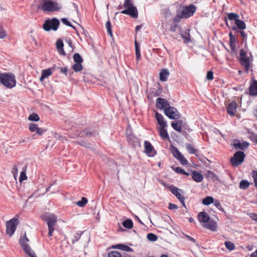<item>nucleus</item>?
Masks as SVG:
<instances>
[{"instance_id": "423d86ee", "label": "nucleus", "mask_w": 257, "mask_h": 257, "mask_svg": "<svg viewBox=\"0 0 257 257\" xmlns=\"http://www.w3.org/2000/svg\"><path fill=\"white\" fill-rule=\"evenodd\" d=\"M45 219L47 221L49 228L48 235L51 236L53 235V232L54 230V226L57 222V217L54 214L49 213L46 214Z\"/></svg>"}, {"instance_id": "5701e85b", "label": "nucleus", "mask_w": 257, "mask_h": 257, "mask_svg": "<svg viewBox=\"0 0 257 257\" xmlns=\"http://www.w3.org/2000/svg\"><path fill=\"white\" fill-rule=\"evenodd\" d=\"M52 74V69L48 68L43 70L41 72V76L40 78V81L43 82V80L48 78Z\"/></svg>"}, {"instance_id": "8fccbe9b", "label": "nucleus", "mask_w": 257, "mask_h": 257, "mask_svg": "<svg viewBox=\"0 0 257 257\" xmlns=\"http://www.w3.org/2000/svg\"><path fill=\"white\" fill-rule=\"evenodd\" d=\"M213 203H214V205L219 210H220V211H221L222 212H224V210L223 208L221 206V204H220V202L218 200H215V201H214V202Z\"/></svg>"}, {"instance_id": "b1692460", "label": "nucleus", "mask_w": 257, "mask_h": 257, "mask_svg": "<svg viewBox=\"0 0 257 257\" xmlns=\"http://www.w3.org/2000/svg\"><path fill=\"white\" fill-rule=\"evenodd\" d=\"M240 63L242 66L244 67L246 72H248L250 67V60L247 56L244 58L240 59Z\"/></svg>"}, {"instance_id": "3c124183", "label": "nucleus", "mask_w": 257, "mask_h": 257, "mask_svg": "<svg viewBox=\"0 0 257 257\" xmlns=\"http://www.w3.org/2000/svg\"><path fill=\"white\" fill-rule=\"evenodd\" d=\"M236 33L240 34L241 36L243 38V42L246 41V39H247V35L244 31H243L242 30H237L236 31Z\"/></svg>"}, {"instance_id": "a878e982", "label": "nucleus", "mask_w": 257, "mask_h": 257, "mask_svg": "<svg viewBox=\"0 0 257 257\" xmlns=\"http://www.w3.org/2000/svg\"><path fill=\"white\" fill-rule=\"evenodd\" d=\"M165 127H166L160 126V128L159 130V135L162 139L169 140V136L167 130L165 129Z\"/></svg>"}, {"instance_id": "a18cd8bd", "label": "nucleus", "mask_w": 257, "mask_h": 257, "mask_svg": "<svg viewBox=\"0 0 257 257\" xmlns=\"http://www.w3.org/2000/svg\"><path fill=\"white\" fill-rule=\"evenodd\" d=\"M190 36L188 30L185 32L184 34L182 35V38L185 40L186 43L190 41Z\"/></svg>"}, {"instance_id": "c03bdc74", "label": "nucleus", "mask_w": 257, "mask_h": 257, "mask_svg": "<svg viewBox=\"0 0 257 257\" xmlns=\"http://www.w3.org/2000/svg\"><path fill=\"white\" fill-rule=\"evenodd\" d=\"M95 134V133H94L93 132H90L88 129H85L82 132L83 136L87 137L93 136Z\"/></svg>"}, {"instance_id": "cd10ccee", "label": "nucleus", "mask_w": 257, "mask_h": 257, "mask_svg": "<svg viewBox=\"0 0 257 257\" xmlns=\"http://www.w3.org/2000/svg\"><path fill=\"white\" fill-rule=\"evenodd\" d=\"M249 144L246 142L243 143L237 142L234 143L233 146L236 149H240L244 150V149L247 148Z\"/></svg>"}, {"instance_id": "c756f323", "label": "nucleus", "mask_w": 257, "mask_h": 257, "mask_svg": "<svg viewBox=\"0 0 257 257\" xmlns=\"http://www.w3.org/2000/svg\"><path fill=\"white\" fill-rule=\"evenodd\" d=\"M114 247L126 252H132L133 250L131 247L122 244H117Z\"/></svg>"}, {"instance_id": "58836bf2", "label": "nucleus", "mask_w": 257, "mask_h": 257, "mask_svg": "<svg viewBox=\"0 0 257 257\" xmlns=\"http://www.w3.org/2000/svg\"><path fill=\"white\" fill-rule=\"evenodd\" d=\"M228 19L231 21H235L236 22V20L239 18V16L237 14L230 13L227 15Z\"/></svg>"}, {"instance_id": "ddd939ff", "label": "nucleus", "mask_w": 257, "mask_h": 257, "mask_svg": "<svg viewBox=\"0 0 257 257\" xmlns=\"http://www.w3.org/2000/svg\"><path fill=\"white\" fill-rule=\"evenodd\" d=\"M237 106V103L234 101L229 103L226 107V111L227 113L231 116H234L236 111Z\"/></svg>"}, {"instance_id": "5fc2aeb1", "label": "nucleus", "mask_w": 257, "mask_h": 257, "mask_svg": "<svg viewBox=\"0 0 257 257\" xmlns=\"http://www.w3.org/2000/svg\"><path fill=\"white\" fill-rule=\"evenodd\" d=\"M27 178V177L26 176V173L24 172H22L21 173L19 181L20 182H22L23 181H24L26 180Z\"/></svg>"}, {"instance_id": "473e14b6", "label": "nucleus", "mask_w": 257, "mask_h": 257, "mask_svg": "<svg viewBox=\"0 0 257 257\" xmlns=\"http://www.w3.org/2000/svg\"><path fill=\"white\" fill-rule=\"evenodd\" d=\"M206 227L213 231H215L217 230V223L215 222H214V221H212V222H209L207 225H206Z\"/></svg>"}, {"instance_id": "393cba45", "label": "nucleus", "mask_w": 257, "mask_h": 257, "mask_svg": "<svg viewBox=\"0 0 257 257\" xmlns=\"http://www.w3.org/2000/svg\"><path fill=\"white\" fill-rule=\"evenodd\" d=\"M63 43L62 41L60 39H59L56 42V48L59 53L61 55H65V51L63 49Z\"/></svg>"}, {"instance_id": "13d9d810", "label": "nucleus", "mask_w": 257, "mask_h": 257, "mask_svg": "<svg viewBox=\"0 0 257 257\" xmlns=\"http://www.w3.org/2000/svg\"><path fill=\"white\" fill-rule=\"evenodd\" d=\"M173 170L178 174H182L183 173H184V170L182 169L180 167H176L173 168Z\"/></svg>"}, {"instance_id": "bb28decb", "label": "nucleus", "mask_w": 257, "mask_h": 257, "mask_svg": "<svg viewBox=\"0 0 257 257\" xmlns=\"http://www.w3.org/2000/svg\"><path fill=\"white\" fill-rule=\"evenodd\" d=\"M170 73L167 69H163L160 72V80L162 81L167 80Z\"/></svg>"}, {"instance_id": "09e8293b", "label": "nucleus", "mask_w": 257, "mask_h": 257, "mask_svg": "<svg viewBox=\"0 0 257 257\" xmlns=\"http://www.w3.org/2000/svg\"><path fill=\"white\" fill-rule=\"evenodd\" d=\"M38 125L34 123H30L29 124V129L31 132H35L38 128Z\"/></svg>"}, {"instance_id": "4c0bfd02", "label": "nucleus", "mask_w": 257, "mask_h": 257, "mask_svg": "<svg viewBox=\"0 0 257 257\" xmlns=\"http://www.w3.org/2000/svg\"><path fill=\"white\" fill-rule=\"evenodd\" d=\"M205 176L207 178L213 180L217 179L216 175L211 171H207L206 174H205Z\"/></svg>"}, {"instance_id": "774afa93", "label": "nucleus", "mask_w": 257, "mask_h": 257, "mask_svg": "<svg viewBox=\"0 0 257 257\" xmlns=\"http://www.w3.org/2000/svg\"><path fill=\"white\" fill-rule=\"evenodd\" d=\"M6 36V32L3 29H0V38L3 39Z\"/></svg>"}, {"instance_id": "9b49d317", "label": "nucleus", "mask_w": 257, "mask_h": 257, "mask_svg": "<svg viewBox=\"0 0 257 257\" xmlns=\"http://www.w3.org/2000/svg\"><path fill=\"white\" fill-rule=\"evenodd\" d=\"M169 189L170 191L177 197V198L181 202L184 206H185L184 202V197L180 193L181 191L176 187L171 185L170 186Z\"/></svg>"}, {"instance_id": "2f4dec72", "label": "nucleus", "mask_w": 257, "mask_h": 257, "mask_svg": "<svg viewBox=\"0 0 257 257\" xmlns=\"http://www.w3.org/2000/svg\"><path fill=\"white\" fill-rule=\"evenodd\" d=\"M171 152L173 156L177 159L179 158L180 156L182 155V154L178 150V149L176 147L174 146L171 147Z\"/></svg>"}, {"instance_id": "680f3d73", "label": "nucleus", "mask_w": 257, "mask_h": 257, "mask_svg": "<svg viewBox=\"0 0 257 257\" xmlns=\"http://www.w3.org/2000/svg\"><path fill=\"white\" fill-rule=\"evenodd\" d=\"M18 171L17 167L16 166H14L12 172L14 175V177L16 180L17 179V176L18 174Z\"/></svg>"}, {"instance_id": "39448f33", "label": "nucleus", "mask_w": 257, "mask_h": 257, "mask_svg": "<svg viewBox=\"0 0 257 257\" xmlns=\"http://www.w3.org/2000/svg\"><path fill=\"white\" fill-rule=\"evenodd\" d=\"M59 21L56 18L47 19L45 21L43 25V28L45 31H50L51 30L56 31L59 25Z\"/></svg>"}, {"instance_id": "4d7b16f0", "label": "nucleus", "mask_w": 257, "mask_h": 257, "mask_svg": "<svg viewBox=\"0 0 257 257\" xmlns=\"http://www.w3.org/2000/svg\"><path fill=\"white\" fill-rule=\"evenodd\" d=\"M178 26L177 24L173 23V24H172L170 26V31L173 32H175L176 31Z\"/></svg>"}, {"instance_id": "e2e57ef3", "label": "nucleus", "mask_w": 257, "mask_h": 257, "mask_svg": "<svg viewBox=\"0 0 257 257\" xmlns=\"http://www.w3.org/2000/svg\"><path fill=\"white\" fill-rule=\"evenodd\" d=\"M35 132H36L37 134H38L39 136H42L45 132V131L44 130L38 127Z\"/></svg>"}, {"instance_id": "412c9836", "label": "nucleus", "mask_w": 257, "mask_h": 257, "mask_svg": "<svg viewBox=\"0 0 257 257\" xmlns=\"http://www.w3.org/2000/svg\"><path fill=\"white\" fill-rule=\"evenodd\" d=\"M198 218L200 222L207 223L208 222L210 217L205 212H201L198 213Z\"/></svg>"}, {"instance_id": "4be33fe9", "label": "nucleus", "mask_w": 257, "mask_h": 257, "mask_svg": "<svg viewBox=\"0 0 257 257\" xmlns=\"http://www.w3.org/2000/svg\"><path fill=\"white\" fill-rule=\"evenodd\" d=\"M183 124L182 120H178L176 121H172L171 123L172 127L176 131L179 133H181L182 131V125Z\"/></svg>"}, {"instance_id": "864d4df0", "label": "nucleus", "mask_w": 257, "mask_h": 257, "mask_svg": "<svg viewBox=\"0 0 257 257\" xmlns=\"http://www.w3.org/2000/svg\"><path fill=\"white\" fill-rule=\"evenodd\" d=\"M213 73L212 71H209L207 73L206 79L208 80H212L213 79Z\"/></svg>"}, {"instance_id": "0eeeda50", "label": "nucleus", "mask_w": 257, "mask_h": 257, "mask_svg": "<svg viewBox=\"0 0 257 257\" xmlns=\"http://www.w3.org/2000/svg\"><path fill=\"white\" fill-rule=\"evenodd\" d=\"M19 223V221L17 217H14L11 220L7 221V234L10 236H12L14 234Z\"/></svg>"}, {"instance_id": "a211bd4d", "label": "nucleus", "mask_w": 257, "mask_h": 257, "mask_svg": "<svg viewBox=\"0 0 257 257\" xmlns=\"http://www.w3.org/2000/svg\"><path fill=\"white\" fill-rule=\"evenodd\" d=\"M235 23L236 27H232V29L233 30L236 31H237V29L241 30H243L246 29V25L243 21L240 20L238 19Z\"/></svg>"}, {"instance_id": "72a5a7b5", "label": "nucleus", "mask_w": 257, "mask_h": 257, "mask_svg": "<svg viewBox=\"0 0 257 257\" xmlns=\"http://www.w3.org/2000/svg\"><path fill=\"white\" fill-rule=\"evenodd\" d=\"M214 202V199L212 197L207 196L202 200V203L205 205H209Z\"/></svg>"}, {"instance_id": "c85d7f7f", "label": "nucleus", "mask_w": 257, "mask_h": 257, "mask_svg": "<svg viewBox=\"0 0 257 257\" xmlns=\"http://www.w3.org/2000/svg\"><path fill=\"white\" fill-rule=\"evenodd\" d=\"M185 146L186 150L189 153L197 155L198 150L194 148L191 144L187 143Z\"/></svg>"}, {"instance_id": "de8ad7c7", "label": "nucleus", "mask_w": 257, "mask_h": 257, "mask_svg": "<svg viewBox=\"0 0 257 257\" xmlns=\"http://www.w3.org/2000/svg\"><path fill=\"white\" fill-rule=\"evenodd\" d=\"M177 160L180 162V163L182 165L185 166L188 164V161L182 155L180 156L179 158L177 159Z\"/></svg>"}, {"instance_id": "0e129e2a", "label": "nucleus", "mask_w": 257, "mask_h": 257, "mask_svg": "<svg viewBox=\"0 0 257 257\" xmlns=\"http://www.w3.org/2000/svg\"><path fill=\"white\" fill-rule=\"evenodd\" d=\"M88 202L87 199L85 197H81V207L84 206Z\"/></svg>"}, {"instance_id": "c9c22d12", "label": "nucleus", "mask_w": 257, "mask_h": 257, "mask_svg": "<svg viewBox=\"0 0 257 257\" xmlns=\"http://www.w3.org/2000/svg\"><path fill=\"white\" fill-rule=\"evenodd\" d=\"M135 51H136V57L138 60H139L141 58V52L140 50V47L137 42L135 41Z\"/></svg>"}, {"instance_id": "f704fd0d", "label": "nucleus", "mask_w": 257, "mask_h": 257, "mask_svg": "<svg viewBox=\"0 0 257 257\" xmlns=\"http://www.w3.org/2000/svg\"><path fill=\"white\" fill-rule=\"evenodd\" d=\"M249 183L246 180H242L239 183V187L240 189L245 190L249 187Z\"/></svg>"}, {"instance_id": "052dcab7", "label": "nucleus", "mask_w": 257, "mask_h": 257, "mask_svg": "<svg viewBox=\"0 0 257 257\" xmlns=\"http://www.w3.org/2000/svg\"><path fill=\"white\" fill-rule=\"evenodd\" d=\"M249 216L253 220L257 222V214L255 213H250L248 214Z\"/></svg>"}, {"instance_id": "69168bd1", "label": "nucleus", "mask_w": 257, "mask_h": 257, "mask_svg": "<svg viewBox=\"0 0 257 257\" xmlns=\"http://www.w3.org/2000/svg\"><path fill=\"white\" fill-rule=\"evenodd\" d=\"M168 208L170 210H173V209H178V207L177 205L170 203L169 204Z\"/></svg>"}, {"instance_id": "37998d69", "label": "nucleus", "mask_w": 257, "mask_h": 257, "mask_svg": "<svg viewBox=\"0 0 257 257\" xmlns=\"http://www.w3.org/2000/svg\"><path fill=\"white\" fill-rule=\"evenodd\" d=\"M105 27L107 31L108 34L111 36H112V32L111 29V24L109 20H108L105 24Z\"/></svg>"}, {"instance_id": "6e6d98bb", "label": "nucleus", "mask_w": 257, "mask_h": 257, "mask_svg": "<svg viewBox=\"0 0 257 257\" xmlns=\"http://www.w3.org/2000/svg\"><path fill=\"white\" fill-rule=\"evenodd\" d=\"M239 55H240V59L244 58L245 57H247L246 52L243 49H241V50H240Z\"/></svg>"}, {"instance_id": "4468645a", "label": "nucleus", "mask_w": 257, "mask_h": 257, "mask_svg": "<svg viewBox=\"0 0 257 257\" xmlns=\"http://www.w3.org/2000/svg\"><path fill=\"white\" fill-rule=\"evenodd\" d=\"M144 147L145 148V152L149 156H154L155 155V151L154 147L150 142L149 141H145Z\"/></svg>"}, {"instance_id": "ea45409f", "label": "nucleus", "mask_w": 257, "mask_h": 257, "mask_svg": "<svg viewBox=\"0 0 257 257\" xmlns=\"http://www.w3.org/2000/svg\"><path fill=\"white\" fill-rule=\"evenodd\" d=\"M182 19H184L182 14L179 13H177L176 16L173 19V23L177 24V23H179L180 20Z\"/></svg>"}, {"instance_id": "6e6552de", "label": "nucleus", "mask_w": 257, "mask_h": 257, "mask_svg": "<svg viewBox=\"0 0 257 257\" xmlns=\"http://www.w3.org/2000/svg\"><path fill=\"white\" fill-rule=\"evenodd\" d=\"M245 154L243 152H236L233 156L231 158L230 163L233 167L238 166L243 162Z\"/></svg>"}, {"instance_id": "1a4fd4ad", "label": "nucleus", "mask_w": 257, "mask_h": 257, "mask_svg": "<svg viewBox=\"0 0 257 257\" xmlns=\"http://www.w3.org/2000/svg\"><path fill=\"white\" fill-rule=\"evenodd\" d=\"M196 9L197 8L195 5L190 4L188 6H183L180 13L184 19H187L193 16Z\"/></svg>"}, {"instance_id": "a19ab883", "label": "nucleus", "mask_w": 257, "mask_h": 257, "mask_svg": "<svg viewBox=\"0 0 257 257\" xmlns=\"http://www.w3.org/2000/svg\"><path fill=\"white\" fill-rule=\"evenodd\" d=\"M147 238L149 241H155L158 239L157 236L156 234L152 233H148L147 234Z\"/></svg>"}, {"instance_id": "9d476101", "label": "nucleus", "mask_w": 257, "mask_h": 257, "mask_svg": "<svg viewBox=\"0 0 257 257\" xmlns=\"http://www.w3.org/2000/svg\"><path fill=\"white\" fill-rule=\"evenodd\" d=\"M164 113L170 119H178L181 117V114L177 109L172 106L165 109Z\"/></svg>"}, {"instance_id": "e433bc0d", "label": "nucleus", "mask_w": 257, "mask_h": 257, "mask_svg": "<svg viewBox=\"0 0 257 257\" xmlns=\"http://www.w3.org/2000/svg\"><path fill=\"white\" fill-rule=\"evenodd\" d=\"M28 119L30 121H38L40 120V117L37 113H33L29 116Z\"/></svg>"}, {"instance_id": "6ab92c4d", "label": "nucleus", "mask_w": 257, "mask_h": 257, "mask_svg": "<svg viewBox=\"0 0 257 257\" xmlns=\"http://www.w3.org/2000/svg\"><path fill=\"white\" fill-rule=\"evenodd\" d=\"M192 177L194 181L199 183L203 180V176L199 172L196 171H192Z\"/></svg>"}, {"instance_id": "dca6fc26", "label": "nucleus", "mask_w": 257, "mask_h": 257, "mask_svg": "<svg viewBox=\"0 0 257 257\" xmlns=\"http://www.w3.org/2000/svg\"><path fill=\"white\" fill-rule=\"evenodd\" d=\"M230 47L232 52H235L236 50V43L237 39L235 36L233 35L231 32L229 34Z\"/></svg>"}, {"instance_id": "20e7f679", "label": "nucleus", "mask_w": 257, "mask_h": 257, "mask_svg": "<svg viewBox=\"0 0 257 257\" xmlns=\"http://www.w3.org/2000/svg\"><path fill=\"white\" fill-rule=\"evenodd\" d=\"M29 241V239L27 237L26 233H24L23 236L20 238L19 240L21 247L23 248L25 253L28 254L29 257H37L35 252L29 245L28 243Z\"/></svg>"}, {"instance_id": "f3484780", "label": "nucleus", "mask_w": 257, "mask_h": 257, "mask_svg": "<svg viewBox=\"0 0 257 257\" xmlns=\"http://www.w3.org/2000/svg\"><path fill=\"white\" fill-rule=\"evenodd\" d=\"M249 94L251 96L257 95V81L253 80L249 87Z\"/></svg>"}, {"instance_id": "338daca9", "label": "nucleus", "mask_w": 257, "mask_h": 257, "mask_svg": "<svg viewBox=\"0 0 257 257\" xmlns=\"http://www.w3.org/2000/svg\"><path fill=\"white\" fill-rule=\"evenodd\" d=\"M55 138H56L57 139H58V140L61 141H64V140H66L65 137L61 136L57 134L55 135Z\"/></svg>"}, {"instance_id": "603ef678", "label": "nucleus", "mask_w": 257, "mask_h": 257, "mask_svg": "<svg viewBox=\"0 0 257 257\" xmlns=\"http://www.w3.org/2000/svg\"><path fill=\"white\" fill-rule=\"evenodd\" d=\"M251 175L253 179L254 186L257 188V171H253L251 173Z\"/></svg>"}, {"instance_id": "f257e3e1", "label": "nucleus", "mask_w": 257, "mask_h": 257, "mask_svg": "<svg viewBox=\"0 0 257 257\" xmlns=\"http://www.w3.org/2000/svg\"><path fill=\"white\" fill-rule=\"evenodd\" d=\"M32 6L44 13L58 12L62 9L61 4L52 0H38Z\"/></svg>"}, {"instance_id": "bf43d9fd", "label": "nucleus", "mask_w": 257, "mask_h": 257, "mask_svg": "<svg viewBox=\"0 0 257 257\" xmlns=\"http://www.w3.org/2000/svg\"><path fill=\"white\" fill-rule=\"evenodd\" d=\"M61 21L62 22L67 25V26H70V27H72L71 24H70V22H69L68 20L66 18H63L61 19Z\"/></svg>"}, {"instance_id": "7ed1b4c3", "label": "nucleus", "mask_w": 257, "mask_h": 257, "mask_svg": "<svg viewBox=\"0 0 257 257\" xmlns=\"http://www.w3.org/2000/svg\"><path fill=\"white\" fill-rule=\"evenodd\" d=\"M123 7L125 9L121 12V14L128 15L134 19L138 18V10L137 8L134 6L132 0H124Z\"/></svg>"}, {"instance_id": "79ce46f5", "label": "nucleus", "mask_w": 257, "mask_h": 257, "mask_svg": "<svg viewBox=\"0 0 257 257\" xmlns=\"http://www.w3.org/2000/svg\"><path fill=\"white\" fill-rule=\"evenodd\" d=\"M225 245L226 247L229 250H232L235 249V245L232 242L227 241L225 242Z\"/></svg>"}, {"instance_id": "aec40b11", "label": "nucleus", "mask_w": 257, "mask_h": 257, "mask_svg": "<svg viewBox=\"0 0 257 257\" xmlns=\"http://www.w3.org/2000/svg\"><path fill=\"white\" fill-rule=\"evenodd\" d=\"M155 116L158 121V124L160 126L166 127L167 124L166 122L164 120L163 116L159 112H156Z\"/></svg>"}, {"instance_id": "2eb2a0df", "label": "nucleus", "mask_w": 257, "mask_h": 257, "mask_svg": "<svg viewBox=\"0 0 257 257\" xmlns=\"http://www.w3.org/2000/svg\"><path fill=\"white\" fill-rule=\"evenodd\" d=\"M73 59L75 63L72 67L75 72L80 71V55L78 53H75L73 56Z\"/></svg>"}, {"instance_id": "f8f14e48", "label": "nucleus", "mask_w": 257, "mask_h": 257, "mask_svg": "<svg viewBox=\"0 0 257 257\" xmlns=\"http://www.w3.org/2000/svg\"><path fill=\"white\" fill-rule=\"evenodd\" d=\"M156 106L159 109L164 110L165 111V109L170 107V104L167 99L159 97L156 100Z\"/></svg>"}, {"instance_id": "f03ea898", "label": "nucleus", "mask_w": 257, "mask_h": 257, "mask_svg": "<svg viewBox=\"0 0 257 257\" xmlns=\"http://www.w3.org/2000/svg\"><path fill=\"white\" fill-rule=\"evenodd\" d=\"M0 83L8 88H12L16 85L15 76L11 73L0 74Z\"/></svg>"}, {"instance_id": "49530a36", "label": "nucleus", "mask_w": 257, "mask_h": 257, "mask_svg": "<svg viewBox=\"0 0 257 257\" xmlns=\"http://www.w3.org/2000/svg\"><path fill=\"white\" fill-rule=\"evenodd\" d=\"M108 257H122L121 254L117 251H111L108 253Z\"/></svg>"}, {"instance_id": "7c9ffc66", "label": "nucleus", "mask_w": 257, "mask_h": 257, "mask_svg": "<svg viewBox=\"0 0 257 257\" xmlns=\"http://www.w3.org/2000/svg\"><path fill=\"white\" fill-rule=\"evenodd\" d=\"M122 225L124 227L131 229L133 226V222L130 219H127L122 222Z\"/></svg>"}]
</instances>
